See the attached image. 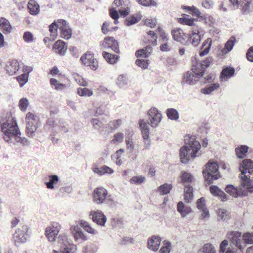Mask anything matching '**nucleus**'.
I'll list each match as a JSON object with an SVG mask.
<instances>
[{"label":"nucleus","mask_w":253,"mask_h":253,"mask_svg":"<svg viewBox=\"0 0 253 253\" xmlns=\"http://www.w3.org/2000/svg\"><path fill=\"white\" fill-rule=\"evenodd\" d=\"M184 142L187 146L181 147L179 156L181 162L186 164L189 162L190 158L194 159L201 154L199 151L201 146L199 142L196 140V135H186Z\"/></svg>","instance_id":"nucleus-1"},{"label":"nucleus","mask_w":253,"mask_h":253,"mask_svg":"<svg viewBox=\"0 0 253 253\" xmlns=\"http://www.w3.org/2000/svg\"><path fill=\"white\" fill-rule=\"evenodd\" d=\"M1 131L3 132V138L7 142H12V139L20 134L16 120L14 118L9 117L5 122L1 125Z\"/></svg>","instance_id":"nucleus-2"},{"label":"nucleus","mask_w":253,"mask_h":253,"mask_svg":"<svg viewBox=\"0 0 253 253\" xmlns=\"http://www.w3.org/2000/svg\"><path fill=\"white\" fill-rule=\"evenodd\" d=\"M239 169L241 172L242 186L247 189L251 188L250 177L252 175H253V161L250 159L244 160Z\"/></svg>","instance_id":"nucleus-3"},{"label":"nucleus","mask_w":253,"mask_h":253,"mask_svg":"<svg viewBox=\"0 0 253 253\" xmlns=\"http://www.w3.org/2000/svg\"><path fill=\"white\" fill-rule=\"evenodd\" d=\"M218 169V164L215 162L209 161L206 165V169L203 171V173L208 184H210L213 180L217 179L219 177Z\"/></svg>","instance_id":"nucleus-4"},{"label":"nucleus","mask_w":253,"mask_h":253,"mask_svg":"<svg viewBox=\"0 0 253 253\" xmlns=\"http://www.w3.org/2000/svg\"><path fill=\"white\" fill-rule=\"evenodd\" d=\"M37 116L31 112H28L26 116V123L27 132L29 136H33V134L36 131L37 128Z\"/></svg>","instance_id":"nucleus-5"},{"label":"nucleus","mask_w":253,"mask_h":253,"mask_svg":"<svg viewBox=\"0 0 253 253\" xmlns=\"http://www.w3.org/2000/svg\"><path fill=\"white\" fill-rule=\"evenodd\" d=\"M29 227L26 224L21 225L13 235V239L15 243H24L27 240Z\"/></svg>","instance_id":"nucleus-6"},{"label":"nucleus","mask_w":253,"mask_h":253,"mask_svg":"<svg viewBox=\"0 0 253 253\" xmlns=\"http://www.w3.org/2000/svg\"><path fill=\"white\" fill-rule=\"evenodd\" d=\"M80 60L84 65L89 66L92 70H96L98 68V62L91 51L86 52L81 56Z\"/></svg>","instance_id":"nucleus-7"},{"label":"nucleus","mask_w":253,"mask_h":253,"mask_svg":"<svg viewBox=\"0 0 253 253\" xmlns=\"http://www.w3.org/2000/svg\"><path fill=\"white\" fill-rule=\"evenodd\" d=\"M108 194V191L105 188L102 187H97L93 192V201L97 204H102L105 202Z\"/></svg>","instance_id":"nucleus-8"},{"label":"nucleus","mask_w":253,"mask_h":253,"mask_svg":"<svg viewBox=\"0 0 253 253\" xmlns=\"http://www.w3.org/2000/svg\"><path fill=\"white\" fill-rule=\"evenodd\" d=\"M100 46L104 49H111L116 53L120 52L119 43L113 37H106L100 44Z\"/></svg>","instance_id":"nucleus-9"},{"label":"nucleus","mask_w":253,"mask_h":253,"mask_svg":"<svg viewBox=\"0 0 253 253\" xmlns=\"http://www.w3.org/2000/svg\"><path fill=\"white\" fill-rule=\"evenodd\" d=\"M233 6H241L240 10L244 15L248 14L251 10L253 0H229Z\"/></svg>","instance_id":"nucleus-10"},{"label":"nucleus","mask_w":253,"mask_h":253,"mask_svg":"<svg viewBox=\"0 0 253 253\" xmlns=\"http://www.w3.org/2000/svg\"><path fill=\"white\" fill-rule=\"evenodd\" d=\"M60 230V226L57 224L48 226L45 229V235L48 241L50 242L55 241Z\"/></svg>","instance_id":"nucleus-11"},{"label":"nucleus","mask_w":253,"mask_h":253,"mask_svg":"<svg viewBox=\"0 0 253 253\" xmlns=\"http://www.w3.org/2000/svg\"><path fill=\"white\" fill-rule=\"evenodd\" d=\"M150 125L152 127L157 126L162 120V114L155 107L151 108L148 112Z\"/></svg>","instance_id":"nucleus-12"},{"label":"nucleus","mask_w":253,"mask_h":253,"mask_svg":"<svg viewBox=\"0 0 253 253\" xmlns=\"http://www.w3.org/2000/svg\"><path fill=\"white\" fill-rule=\"evenodd\" d=\"M171 35L174 41L184 45H188V34L185 33L180 28H175L171 31Z\"/></svg>","instance_id":"nucleus-13"},{"label":"nucleus","mask_w":253,"mask_h":253,"mask_svg":"<svg viewBox=\"0 0 253 253\" xmlns=\"http://www.w3.org/2000/svg\"><path fill=\"white\" fill-rule=\"evenodd\" d=\"M58 242L61 245H65V247L62 249L61 253H59L58 251L54 250L53 253H75L76 248L74 245L71 244L66 245V243H67V237L66 235H60L58 236Z\"/></svg>","instance_id":"nucleus-14"},{"label":"nucleus","mask_w":253,"mask_h":253,"mask_svg":"<svg viewBox=\"0 0 253 253\" xmlns=\"http://www.w3.org/2000/svg\"><path fill=\"white\" fill-rule=\"evenodd\" d=\"M139 127H140L142 137L144 140L146 148H148L150 145V140L149 139V128L146 122L143 120H140L139 121Z\"/></svg>","instance_id":"nucleus-15"},{"label":"nucleus","mask_w":253,"mask_h":253,"mask_svg":"<svg viewBox=\"0 0 253 253\" xmlns=\"http://www.w3.org/2000/svg\"><path fill=\"white\" fill-rule=\"evenodd\" d=\"M58 29L61 32V37L65 39H69L72 35V30L69 28L65 20H58Z\"/></svg>","instance_id":"nucleus-16"},{"label":"nucleus","mask_w":253,"mask_h":253,"mask_svg":"<svg viewBox=\"0 0 253 253\" xmlns=\"http://www.w3.org/2000/svg\"><path fill=\"white\" fill-rule=\"evenodd\" d=\"M89 216L94 222L101 226L104 225L106 221V216L100 211H91Z\"/></svg>","instance_id":"nucleus-17"},{"label":"nucleus","mask_w":253,"mask_h":253,"mask_svg":"<svg viewBox=\"0 0 253 253\" xmlns=\"http://www.w3.org/2000/svg\"><path fill=\"white\" fill-rule=\"evenodd\" d=\"M241 233L240 232H231L228 234L227 237L231 242L233 245L235 246L239 250L242 251L243 248L242 245L241 240Z\"/></svg>","instance_id":"nucleus-18"},{"label":"nucleus","mask_w":253,"mask_h":253,"mask_svg":"<svg viewBox=\"0 0 253 253\" xmlns=\"http://www.w3.org/2000/svg\"><path fill=\"white\" fill-rule=\"evenodd\" d=\"M58 20L54 21L49 26V31L50 33L49 37H45L43 39L45 43L55 40L57 37V29H58Z\"/></svg>","instance_id":"nucleus-19"},{"label":"nucleus","mask_w":253,"mask_h":253,"mask_svg":"<svg viewBox=\"0 0 253 253\" xmlns=\"http://www.w3.org/2000/svg\"><path fill=\"white\" fill-rule=\"evenodd\" d=\"M67 49V45L62 40L57 41L52 47V50L61 56L64 55Z\"/></svg>","instance_id":"nucleus-20"},{"label":"nucleus","mask_w":253,"mask_h":253,"mask_svg":"<svg viewBox=\"0 0 253 253\" xmlns=\"http://www.w3.org/2000/svg\"><path fill=\"white\" fill-rule=\"evenodd\" d=\"M0 30L5 35L10 34L12 30L9 21L4 17L0 18Z\"/></svg>","instance_id":"nucleus-21"},{"label":"nucleus","mask_w":253,"mask_h":253,"mask_svg":"<svg viewBox=\"0 0 253 253\" xmlns=\"http://www.w3.org/2000/svg\"><path fill=\"white\" fill-rule=\"evenodd\" d=\"M200 33V31L199 29H196L193 31L190 35L188 34V44L191 43L193 45L197 46L199 44L201 40Z\"/></svg>","instance_id":"nucleus-22"},{"label":"nucleus","mask_w":253,"mask_h":253,"mask_svg":"<svg viewBox=\"0 0 253 253\" xmlns=\"http://www.w3.org/2000/svg\"><path fill=\"white\" fill-rule=\"evenodd\" d=\"M180 178V183L184 186L187 185H191L194 180L193 175L191 173L184 171L181 172Z\"/></svg>","instance_id":"nucleus-23"},{"label":"nucleus","mask_w":253,"mask_h":253,"mask_svg":"<svg viewBox=\"0 0 253 253\" xmlns=\"http://www.w3.org/2000/svg\"><path fill=\"white\" fill-rule=\"evenodd\" d=\"M161 242V240L159 237L153 236L148 240V247L151 250L157 251L160 245Z\"/></svg>","instance_id":"nucleus-24"},{"label":"nucleus","mask_w":253,"mask_h":253,"mask_svg":"<svg viewBox=\"0 0 253 253\" xmlns=\"http://www.w3.org/2000/svg\"><path fill=\"white\" fill-rule=\"evenodd\" d=\"M211 43L212 41L211 38H207L205 40L199 52V55L200 56L203 57L209 53L211 45Z\"/></svg>","instance_id":"nucleus-25"},{"label":"nucleus","mask_w":253,"mask_h":253,"mask_svg":"<svg viewBox=\"0 0 253 253\" xmlns=\"http://www.w3.org/2000/svg\"><path fill=\"white\" fill-rule=\"evenodd\" d=\"M193 188L192 185H187L184 186V200L186 203H190L192 200L193 195Z\"/></svg>","instance_id":"nucleus-26"},{"label":"nucleus","mask_w":253,"mask_h":253,"mask_svg":"<svg viewBox=\"0 0 253 253\" xmlns=\"http://www.w3.org/2000/svg\"><path fill=\"white\" fill-rule=\"evenodd\" d=\"M210 192L214 196L218 197L223 201L227 200L226 194L217 186L213 185L210 188Z\"/></svg>","instance_id":"nucleus-27"},{"label":"nucleus","mask_w":253,"mask_h":253,"mask_svg":"<svg viewBox=\"0 0 253 253\" xmlns=\"http://www.w3.org/2000/svg\"><path fill=\"white\" fill-rule=\"evenodd\" d=\"M177 211L182 217H184L190 213L192 210L189 206H185L182 202H179L177 205Z\"/></svg>","instance_id":"nucleus-28"},{"label":"nucleus","mask_w":253,"mask_h":253,"mask_svg":"<svg viewBox=\"0 0 253 253\" xmlns=\"http://www.w3.org/2000/svg\"><path fill=\"white\" fill-rule=\"evenodd\" d=\"M152 52V48L150 46H147L145 48L136 51L135 55L137 57H148Z\"/></svg>","instance_id":"nucleus-29"},{"label":"nucleus","mask_w":253,"mask_h":253,"mask_svg":"<svg viewBox=\"0 0 253 253\" xmlns=\"http://www.w3.org/2000/svg\"><path fill=\"white\" fill-rule=\"evenodd\" d=\"M197 207L199 210L203 211V216L204 218L209 215V211L206 208L205 199L202 197L197 201Z\"/></svg>","instance_id":"nucleus-30"},{"label":"nucleus","mask_w":253,"mask_h":253,"mask_svg":"<svg viewBox=\"0 0 253 253\" xmlns=\"http://www.w3.org/2000/svg\"><path fill=\"white\" fill-rule=\"evenodd\" d=\"M19 65L17 61L9 62L6 67L7 72L10 75L15 74L19 70Z\"/></svg>","instance_id":"nucleus-31"},{"label":"nucleus","mask_w":253,"mask_h":253,"mask_svg":"<svg viewBox=\"0 0 253 253\" xmlns=\"http://www.w3.org/2000/svg\"><path fill=\"white\" fill-rule=\"evenodd\" d=\"M102 56L105 60L111 64H115L119 59V56L113 54L106 51H103Z\"/></svg>","instance_id":"nucleus-32"},{"label":"nucleus","mask_w":253,"mask_h":253,"mask_svg":"<svg viewBox=\"0 0 253 253\" xmlns=\"http://www.w3.org/2000/svg\"><path fill=\"white\" fill-rule=\"evenodd\" d=\"M142 16L140 13H136L127 17L126 20V24L127 26H130L139 22Z\"/></svg>","instance_id":"nucleus-33"},{"label":"nucleus","mask_w":253,"mask_h":253,"mask_svg":"<svg viewBox=\"0 0 253 253\" xmlns=\"http://www.w3.org/2000/svg\"><path fill=\"white\" fill-rule=\"evenodd\" d=\"M71 230L74 235L75 238L76 240L81 239L84 241L87 240V237L86 235H85V234L80 230L78 226H72Z\"/></svg>","instance_id":"nucleus-34"},{"label":"nucleus","mask_w":253,"mask_h":253,"mask_svg":"<svg viewBox=\"0 0 253 253\" xmlns=\"http://www.w3.org/2000/svg\"><path fill=\"white\" fill-rule=\"evenodd\" d=\"M27 7L32 15H36L40 11L39 5L34 0H29Z\"/></svg>","instance_id":"nucleus-35"},{"label":"nucleus","mask_w":253,"mask_h":253,"mask_svg":"<svg viewBox=\"0 0 253 253\" xmlns=\"http://www.w3.org/2000/svg\"><path fill=\"white\" fill-rule=\"evenodd\" d=\"M236 42V40L235 37L233 36L230 37L229 40L225 43L224 47L221 50L222 52L226 54L231 51L232 49Z\"/></svg>","instance_id":"nucleus-36"},{"label":"nucleus","mask_w":253,"mask_h":253,"mask_svg":"<svg viewBox=\"0 0 253 253\" xmlns=\"http://www.w3.org/2000/svg\"><path fill=\"white\" fill-rule=\"evenodd\" d=\"M205 69L203 68L201 63L196 62L195 64L193 65L192 70L193 73L195 74V77L199 78L202 76L204 74Z\"/></svg>","instance_id":"nucleus-37"},{"label":"nucleus","mask_w":253,"mask_h":253,"mask_svg":"<svg viewBox=\"0 0 253 253\" xmlns=\"http://www.w3.org/2000/svg\"><path fill=\"white\" fill-rule=\"evenodd\" d=\"M249 147L246 145H241L235 149L237 157L239 159H243L248 151Z\"/></svg>","instance_id":"nucleus-38"},{"label":"nucleus","mask_w":253,"mask_h":253,"mask_svg":"<svg viewBox=\"0 0 253 253\" xmlns=\"http://www.w3.org/2000/svg\"><path fill=\"white\" fill-rule=\"evenodd\" d=\"M234 72L235 70L233 68L225 67L221 73L220 78L222 79H229L234 75Z\"/></svg>","instance_id":"nucleus-39"},{"label":"nucleus","mask_w":253,"mask_h":253,"mask_svg":"<svg viewBox=\"0 0 253 253\" xmlns=\"http://www.w3.org/2000/svg\"><path fill=\"white\" fill-rule=\"evenodd\" d=\"M113 4L114 5H116V7L121 8L118 9L119 12L121 15L126 16L128 14L129 9L128 7L125 10L121 9L123 8V5H124V2L123 0H115Z\"/></svg>","instance_id":"nucleus-40"},{"label":"nucleus","mask_w":253,"mask_h":253,"mask_svg":"<svg viewBox=\"0 0 253 253\" xmlns=\"http://www.w3.org/2000/svg\"><path fill=\"white\" fill-rule=\"evenodd\" d=\"M80 226L83 228L85 231L91 234L94 235L96 233V231L90 225L84 220H81L80 222Z\"/></svg>","instance_id":"nucleus-41"},{"label":"nucleus","mask_w":253,"mask_h":253,"mask_svg":"<svg viewBox=\"0 0 253 253\" xmlns=\"http://www.w3.org/2000/svg\"><path fill=\"white\" fill-rule=\"evenodd\" d=\"M77 94L80 96H91L93 94V91L91 89L84 87H79L77 90Z\"/></svg>","instance_id":"nucleus-42"},{"label":"nucleus","mask_w":253,"mask_h":253,"mask_svg":"<svg viewBox=\"0 0 253 253\" xmlns=\"http://www.w3.org/2000/svg\"><path fill=\"white\" fill-rule=\"evenodd\" d=\"M49 182L46 183V187L52 189L54 188V184L59 181L58 177L56 175H51L49 176Z\"/></svg>","instance_id":"nucleus-43"},{"label":"nucleus","mask_w":253,"mask_h":253,"mask_svg":"<svg viewBox=\"0 0 253 253\" xmlns=\"http://www.w3.org/2000/svg\"><path fill=\"white\" fill-rule=\"evenodd\" d=\"M167 115L169 119L171 120H177L179 118V114L176 110L170 108L167 110Z\"/></svg>","instance_id":"nucleus-44"},{"label":"nucleus","mask_w":253,"mask_h":253,"mask_svg":"<svg viewBox=\"0 0 253 253\" xmlns=\"http://www.w3.org/2000/svg\"><path fill=\"white\" fill-rule=\"evenodd\" d=\"M172 188L171 184L165 183L159 187V191L161 195H166L169 193Z\"/></svg>","instance_id":"nucleus-45"},{"label":"nucleus","mask_w":253,"mask_h":253,"mask_svg":"<svg viewBox=\"0 0 253 253\" xmlns=\"http://www.w3.org/2000/svg\"><path fill=\"white\" fill-rule=\"evenodd\" d=\"M194 75L192 74L191 73L187 72L184 75L183 82L189 84H194L196 83V81L194 80Z\"/></svg>","instance_id":"nucleus-46"},{"label":"nucleus","mask_w":253,"mask_h":253,"mask_svg":"<svg viewBox=\"0 0 253 253\" xmlns=\"http://www.w3.org/2000/svg\"><path fill=\"white\" fill-rule=\"evenodd\" d=\"M49 82L51 85L54 86L55 89L57 90L63 89L66 86L65 84L59 83L58 81L54 78L50 79Z\"/></svg>","instance_id":"nucleus-47"},{"label":"nucleus","mask_w":253,"mask_h":253,"mask_svg":"<svg viewBox=\"0 0 253 253\" xmlns=\"http://www.w3.org/2000/svg\"><path fill=\"white\" fill-rule=\"evenodd\" d=\"M225 190L228 194L234 197H237L238 196V192L237 189L234 187L232 185H228L226 187Z\"/></svg>","instance_id":"nucleus-48"},{"label":"nucleus","mask_w":253,"mask_h":253,"mask_svg":"<svg viewBox=\"0 0 253 253\" xmlns=\"http://www.w3.org/2000/svg\"><path fill=\"white\" fill-rule=\"evenodd\" d=\"M219 87V85L218 83L213 84L210 86L202 88L201 89V92L205 94H210L214 90L218 88Z\"/></svg>","instance_id":"nucleus-49"},{"label":"nucleus","mask_w":253,"mask_h":253,"mask_svg":"<svg viewBox=\"0 0 253 253\" xmlns=\"http://www.w3.org/2000/svg\"><path fill=\"white\" fill-rule=\"evenodd\" d=\"M218 217L221 220H225L230 218V215L228 211L225 209H220L217 211Z\"/></svg>","instance_id":"nucleus-50"},{"label":"nucleus","mask_w":253,"mask_h":253,"mask_svg":"<svg viewBox=\"0 0 253 253\" xmlns=\"http://www.w3.org/2000/svg\"><path fill=\"white\" fill-rule=\"evenodd\" d=\"M121 123L122 120L120 119L111 121L108 124L109 129L111 131L115 130L121 126Z\"/></svg>","instance_id":"nucleus-51"},{"label":"nucleus","mask_w":253,"mask_h":253,"mask_svg":"<svg viewBox=\"0 0 253 253\" xmlns=\"http://www.w3.org/2000/svg\"><path fill=\"white\" fill-rule=\"evenodd\" d=\"M29 102L26 98H21L19 102V107L22 112H26L28 107Z\"/></svg>","instance_id":"nucleus-52"},{"label":"nucleus","mask_w":253,"mask_h":253,"mask_svg":"<svg viewBox=\"0 0 253 253\" xmlns=\"http://www.w3.org/2000/svg\"><path fill=\"white\" fill-rule=\"evenodd\" d=\"M145 180V177L142 175L139 176H134L132 177L130 180L129 182L131 184H140L143 183Z\"/></svg>","instance_id":"nucleus-53"},{"label":"nucleus","mask_w":253,"mask_h":253,"mask_svg":"<svg viewBox=\"0 0 253 253\" xmlns=\"http://www.w3.org/2000/svg\"><path fill=\"white\" fill-rule=\"evenodd\" d=\"M148 41V42L151 43L153 45L156 44L157 36L154 32L150 31L147 33Z\"/></svg>","instance_id":"nucleus-54"},{"label":"nucleus","mask_w":253,"mask_h":253,"mask_svg":"<svg viewBox=\"0 0 253 253\" xmlns=\"http://www.w3.org/2000/svg\"><path fill=\"white\" fill-rule=\"evenodd\" d=\"M124 135L121 132H117L114 134L113 138L111 140V143L113 144H117L118 143L122 142L124 139Z\"/></svg>","instance_id":"nucleus-55"},{"label":"nucleus","mask_w":253,"mask_h":253,"mask_svg":"<svg viewBox=\"0 0 253 253\" xmlns=\"http://www.w3.org/2000/svg\"><path fill=\"white\" fill-rule=\"evenodd\" d=\"M136 1L140 5L144 6H156V2L155 0H136Z\"/></svg>","instance_id":"nucleus-56"},{"label":"nucleus","mask_w":253,"mask_h":253,"mask_svg":"<svg viewBox=\"0 0 253 253\" xmlns=\"http://www.w3.org/2000/svg\"><path fill=\"white\" fill-rule=\"evenodd\" d=\"M204 253H215L216 251L214 248L211 244H205L202 248Z\"/></svg>","instance_id":"nucleus-57"},{"label":"nucleus","mask_w":253,"mask_h":253,"mask_svg":"<svg viewBox=\"0 0 253 253\" xmlns=\"http://www.w3.org/2000/svg\"><path fill=\"white\" fill-rule=\"evenodd\" d=\"M243 240L244 242L247 244H253V233H246L243 235Z\"/></svg>","instance_id":"nucleus-58"},{"label":"nucleus","mask_w":253,"mask_h":253,"mask_svg":"<svg viewBox=\"0 0 253 253\" xmlns=\"http://www.w3.org/2000/svg\"><path fill=\"white\" fill-rule=\"evenodd\" d=\"M74 78L75 81L80 85L86 86L87 84V82L81 76L78 74L74 75Z\"/></svg>","instance_id":"nucleus-59"},{"label":"nucleus","mask_w":253,"mask_h":253,"mask_svg":"<svg viewBox=\"0 0 253 253\" xmlns=\"http://www.w3.org/2000/svg\"><path fill=\"white\" fill-rule=\"evenodd\" d=\"M179 22L183 25L191 26L194 25V19L186 17L180 18L179 19Z\"/></svg>","instance_id":"nucleus-60"},{"label":"nucleus","mask_w":253,"mask_h":253,"mask_svg":"<svg viewBox=\"0 0 253 253\" xmlns=\"http://www.w3.org/2000/svg\"><path fill=\"white\" fill-rule=\"evenodd\" d=\"M136 64L143 69H146L148 66V60L137 59L135 61Z\"/></svg>","instance_id":"nucleus-61"},{"label":"nucleus","mask_w":253,"mask_h":253,"mask_svg":"<svg viewBox=\"0 0 253 253\" xmlns=\"http://www.w3.org/2000/svg\"><path fill=\"white\" fill-rule=\"evenodd\" d=\"M28 77V75H27L26 73H24L18 76L17 77V80L22 86L27 82Z\"/></svg>","instance_id":"nucleus-62"},{"label":"nucleus","mask_w":253,"mask_h":253,"mask_svg":"<svg viewBox=\"0 0 253 253\" xmlns=\"http://www.w3.org/2000/svg\"><path fill=\"white\" fill-rule=\"evenodd\" d=\"M157 32L163 42H167L169 40L168 35L164 31L162 28L158 27Z\"/></svg>","instance_id":"nucleus-63"},{"label":"nucleus","mask_w":253,"mask_h":253,"mask_svg":"<svg viewBox=\"0 0 253 253\" xmlns=\"http://www.w3.org/2000/svg\"><path fill=\"white\" fill-rule=\"evenodd\" d=\"M144 24L147 26L154 28L157 25V20L156 18L147 19L145 20Z\"/></svg>","instance_id":"nucleus-64"}]
</instances>
